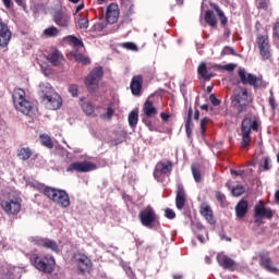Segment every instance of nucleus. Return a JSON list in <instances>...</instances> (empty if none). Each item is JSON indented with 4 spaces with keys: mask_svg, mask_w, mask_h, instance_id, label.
<instances>
[{
    "mask_svg": "<svg viewBox=\"0 0 279 279\" xmlns=\"http://www.w3.org/2000/svg\"><path fill=\"white\" fill-rule=\"evenodd\" d=\"M254 104V96L247 90V87L238 86L231 95V106L236 110L238 117L247 112L250 106Z\"/></svg>",
    "mask_w": 279,
    "mask_h": 279,
    "instance_id": "f257e3e1",
    "label": "nucleus"
},
{
    "mask_svg": "<svg viewBox=\"0 0 279 279\" xmlns=\"http://www.w3.org/2000/svg\"><path fill=\"white\" fill-rule=\"evenodd\" d=\"M39 92L43 98V102L48 108V110H59V108H62V97L59 96L51 84L40 83Z\"/></svg>",
    "mask_w": 279,
    "mask_h": 279,
    "instance_id": "f03ea898",
    "label": "nucleus"
},
{
    "mask_svg": "<svg viewBox=\"0 0 279 279\" xmlns=\"http://www.w3.org/2000/svg\"><path fill=\"white\" fill-rule=\"evenodd\" d=\"M238 77L236 84H243L244 86L248 84L254 90H265L269 86V83L263 78V75L257 76L256 74L247 73L243 68L239 69Z\"/></svg>",
    "mask_w": 279,
    "mask_h": 279,
    "instance_id": "7ed1b4c3",
    "label": "nucleus"
},
{
    "mask_svg": "<svg viewBox=\"0 0 279 279\" xmlns=\"http://www.w3.org/2000/svg\"><path fill=\"white\" fill-rule=\"evenodd\" d=\"M12 99L15 110H19L22 114H26V117H32L34 113V105L27 99L25 89L21 87L15 88L13 90Z\"/></svg>",
    "mask_w": 279,
    "mask_h": 279,
    "instance_id": "20e7f679",
    "label": "nucleus"
},
{
    "mask_svg": "<svg viewBox=\"0 0 279 279\" xmlns=\"http://www.w3.org/2000/svg\"><path fill=\"white\" fill-rule=\"evenodd\" d=\"M138 219L142 226H144V228H148V230H158V228H160V219L151 206H147L142 209L138 214Z\"/></svg>",
    "mask_w": 279,
    "mask_h": 279,
    "instance_id": "39448f33",
    "label": "nucleus"
},
{
    "mask_svg": "<svg viewBox=\"0 0 279 279\" xmlns=\"http://www.w3.org/2000/svg\"><path fill=\"white\" fill-rule=\"evenodd\" d=\"M23 204V198L21 196L9 193L4 198L1 199L0 206L5 215L16 216L21 213V206Z\"/></svg>",
    "mask_w": 279,
    "mask_h": 279,
    "instance_id": "423d86ee",
    "label": "nucleus"
},
{
    "mask_svg": "<svg viewBox=\"0 0 279 279\" xmlns=\"http://www.w3.org/2000/svg\"><path fill=\"white\" fill-rule=\"evenodd\" d=\"M253 132H258V121L253 120L250 117H246L243 119L241 123V132H242V142H241V147L245 149L252 143V137L250 134Z\"/></svg>",
    "mask_w": 279,
    "mask_h": 279,
    "instance_id": "0eeeda50",
    "label": "nucleus"
},
{
    "mask_svg": "<svg viewBox=\"0 0 279 279\" xmlns=\"http://www.w3.org/2000/svg\"><path fill=\"white\" fill-rule=\"evenodd\" d=\"M46 197L50 199V202H53V204H57V206H60V208H69L71 206V198L69 197V193L64 190L50 187L46 192Z\"/></svg>",
    "mask_w": 279,
    "mask_h": 279,
    "instance_id": "6e6552de",
    "label": "nucleus"
},
{
    "mask_svg": "<svg viewBox=\"0 0 279 279\" xmlns=\"http://www.w3.org/2000/svg\"><path fill=\"white\" fill-rule=\"evenodd\" d=\"M104 80V68H94L85 77L84 84L89 93H95L96 88H99V82Z\"/></svg>",
    "mask_w": 279,
    "mask_h": 279,
    "instance_id": "1a4fd4ad",
    "label": "nucleus"
},
{
    "mask_svg": "<svg viewBox=\"0 0 279 279\" xmlns=\"http://www.w3.org/2000/svg\"><path fill=\"white\" fill-rule=\"evenodd\" d=\"M45 260L36 254L31 256V263L36 269H38V271H44V274H51V271H53V267H56V258L53 256H46Z\"/></svg>",
    "mask_w": 279,
    "mask_h": 279,
    "instance_id": "9d476101",
    "label": "nucleus"
},
{
    "mask_svg": "<svg viewBox=\"0 0 279 279\" xmlns=\"http://www.w3.org/2000/svg\"><path fill=\"white\" fill-rule=\"evenodd\" d=\"M72 263L77 268V271L83 276L85 274H90L93 269V260H90L88 255L84 253H74L72 256Z\"/></svg>",
    "mask_w": 279,
    "mask_h": 279,
    "instance_id": "9b49d317",
    "label": "nucleus"
},
{
    "mask_svg": "<svg viewBox=\"0 0 279 279\" xmlns=\"http://www.w3.org/2000/svg\"><path fill=\"white\" fill-rule=\"evenodd\" d=\"M173 171V162L171 160L158 161L154 169V178L157 182H165V178H169Z\"/></svg>",
    "mask_w": 279,
    "mask_h": 279,
    "instance_id": "f8f14e48",
    "label": "nucleus"
},
{
    "mask_svg": "<svg viewBox=\"0 0 279 279\" xmlns=\"http://www.w3.org/2000/svg\"><path fill=\"white\" fill-rule=\"evenodd\" d=\"M255 45L259 49V56L263 60H269L271 58V44L269 43V35L258 34L255 40Z\"/></svg>",
    "mask_w": 279,
    "mask_h": 279,
    "instance_id": "ddd939ff",
    "label": "nucleus"
},
{
    "mask_svg": "<svg viewBox=\"0 0 279 279\" xmlns=\"http://www.w3.org/2000/svg\"><path fill=\"white\" fill-rule=\"evenodd\" d=\"M95 169H97V165L90 161H74L66 168V172L73 173V171H75L76 173H88L95 171Z\"/></svg>",
    "mask_w": 279,
    "mask_h": 279,
    "instance_id": "4468645a",
    "label": "nucleus"
},
{
    "mask_svg": "<svg viewBox=\"0 0 279 279\" xmlns=\"http://www.w3.org/2000/svg\"><path fill=\"white\" fill-rule=\"evenodd\" d=\"M33 243H35V245H37L38 247H45V250H50V252H53L54 254H60V252H62L58 242L49 238H35L33 239Z\"/></svg>",
    "mask_w": 279,
    "mask_h": 279,
    "instance_id": "2eb2a0df",
    "label": "nucleus"
},
{
    "mask_svg": "<svg viewBox=\"0 0 279 279\" xmlns=\"http://www.w3.org/2000/svg\"><path fill=\"white\" fill-rule=\"evenodd\" d=\"M52 21L62 29H69L71 27V14L62 11H56L52 15Z\"/></svg>",
    "mask_w": 279,
    "mask_h": 279,
    "instance_id": "dca6fc26",
    "label": "nucleus"
},
{
    "mask_svg": "<svg viewBox=\"0 0 279 279\" xmlns=\"http://www.w3.org/2000/svg\"><path fill=\"white\" fill-rule=\"evenodd\" d=\"M10 40H12V31H10V26H8V24H5L3 21H0L1 49H7L8 45H10Z\"/></svg>",
    "mask_w": 279,
    "mask_h": 279,
    "instance_id": "f3484780",
    "label": "nucleus"
},
{
    "mask_svg": "<svg viewBox=\"0 0 279 279\" xmlns=\"http://www.w3.org/2000/svg\"><path fill=\"white\" fill-rule=\"evenodd\" d=\"M263 217H266V219H274V211H271V209L265 208L263 205L255 206V223H260V221H263Z\"/></svg>",
    "mask_w": 279,
    "mask_h": 279,
    "instance_id": "a211bd4d",
    "label": "nucleus"
},
{
    "mask_svg": "<svg viewBox=\"0 0 279 279\" xmlns=\"http://www.w3.org/2000/svg\"><path fill=\"white\" fill-rule=\"evenodd\" d=\"M259 260L262 267H264L266 271H269L270 274H279V269L274 266V262H271V257H269V252L259 253Z\"/></svg>",
    "mask_w": 279,
    "mask_h": 279,
    "instance_id": "6ab92c4d",
    "label": "nucleus"
},
{
    "mask_svg": "<svg viewBox=\"0 0 279 279\" xmlns=\"http://www.w3.org/2000/svg\"><path fill=\"white\" fill-rule=\"evenodd\" d=\"M217 260L218 265L223 269H228L229 271H234V269H236V262L223 253L217 255Z\"/></svg>",
    "mask_w": 279,
    "mask_h": 279,
    "instance_id": "aec40b11",
    "label": "nucleus"
},
{
    "mask_svg": "<svg viewBox=\"0 0 279 279\" xmlns=\"http://www.w3.org/2000/svg\"><path fill=\"white\" fill-rule=\"evenodd\" d=\"M199 213L202 217H204V219L207 221V223H210V226H215L217 223L215 220V213L213 211L210 205L202 203L199 206Z\"/></svg>",
    "mask_w": 279,
    "mask_h": 279,
    "instance_id": "412c9836",
    "label": "nucleus"
},
{
    "mask_svg": "<svg viewBox=\"0 0 279 279\" xmlns=\"http://www.w3.org/2000/svg\"><path fill=\"white\" fill-rule=\"evenodd\" d=\"M130 89L132 95L141 97V93H143V75L138 74L132 77Z\"/></svg>",
    "mask_w": 279,
    "mask_h": 279,
    "instance_id": "4be33fe9",
    "label": "nucleus"
},
{
    "mask_svg": "<svg viewBox=\"0 0 279 279\" xmlns=\"http://www.w3.org/2000/svg\"><path fill=\"white\" fill-rule=\"evenodd\" d=\"M106 21L110 25H114V23L119 21V4L111 3L110 5L107 7Z\"/></svg>",
    "mask_w": 279,
    "mask_h": 279,
    "instance_id": "5701e85b",
    "label": "nucleus"
},
{
    "mask_svg": "<svg viewBox=\"0 0 279 279\" xmlns=\"http://www.w3.org/2000/svg\"><path fill=\"white\" fill-rule=\"evenodd\" d=\"M186 204V191L182 183L177 184V196H175V207L178 210H182Z\"/></svg>",
    "mask_w": 279,
    "mask_h": 279,
    "instance_id": "b1692460",
    "label": "nucleus"
},
{
    "mask_svg": "<svg viewBox=\"0 0 279 279\" xmlns=\"http://www.w3.org/2000/svg\"><path fill=\"white\" fill-rule=\"evenodd\" d=\"M46 60H48L52 66H61L62 62H64V54H62L60 50L54 49L47 54Z\"/></svg>",
    "mask_w": 279,
    "mask_h": 279,
    "instance_id": "393cba45",
    "label": "nucleus"
},
{
    "mask_svg": "<svg viewBox=\"0 0 279 279\" xmlns=\"http://www.w3.org/2000/svg\"><path fill=\"white\" fill-rule=\"evenodd\" d=\"M247 210H250V203L242 198L235 206V217H238V219H244L245 215H247Z\"/></svg>",
    "mask_w": 279,
    "mask_h": 279,
    "instance_id": "a878e982",
    "label": "nucleus"
},
{
    "mask_svg": "<svg viewBox=\"0 0 279 279\" xmlns=\"http://www.w3.org/2000/svg\"><path fill=\"white\" fill-rule=\"evenodd\" d=\"M143 112L145 117L151 118L158 114V109L154 107V102L151 100H146L143 106Z\"/></svg>",
    "mask_w": 279,
    "mask_h": 279,
    "instance_id": "bb28decb",
    "label": "nucleus"
},
{
    "mask_svg": "<svg viewBox=\"0 0 279 279\" xmlns=\"http://www.w3.org/2000/svg\"><path fill=\"white\" fill-rule=\"evenodd\" d=\"M197 73L199 77L205 80V82H210V80H213L214 77L213 73L208 72V68L206 66L205 62L199 63L197 68Z\"/></svg>",
    "mask_w": 279,
    "mask_h": 279,
    "instance_id": "cd10ccee",
    "label": "nucleus"
},
{
    "mask_svg": "<svg viewBox=\"0 0 279 279\" xmlns=\"http://www.w3.org/2000/svg\"><path fill=\"white\" fill-rule=\"evenodd\" d=\"M28 186H31V189H34V191H38V193H43L45 197H47V191H50L51 189V186H47L38 181H29Z\"/></svg>",
    "mask_w": 279,
    "mask_h": 279,
    "instance_id": "c85d7f7f",
    "label": "nucleus"
},
{
    "mask_svg": "<svg viewBox=\"0 0 279 279\" xmlns=\"http://www.w3.org/2000/svg\"><path fill=\"white\" fill-rule=\"evenodd\" d=\"M128 121L130 128H136V125H138V110H132L129 113Z\"/></svg>",
    "mask_w": 279,
    "mask_h": 279,
    "instance_id": "c756f323",
    "label": "nucleus"
},
{
    "mask_svg": "<svg viewBox=\"0 0 279 279\" xmlns=\"http://www.w3.org/2000/svg\"><path fill=\"white\" fill-rule=\"evenodd\" d=\"M205 22L207 25H210V27H217V17L213 11L205 12Z\"/></svg>",
    "mask_w": 279,
    "mask_h": 279,
    "instance_id": "7c9ffc66",
    "label": "nucleus"
},
{
    "mask_svg": "<svg viewBox=\"0 0 279 279\" xmlns=\"http://www.w3.org/2000/svg\"><path fill=\"white\" fill-rule=\"evenodd\" d=\"M17 157L20 160H29L32 158V149L29 147L19 149Z\"/></svg>",
    "mask_w": 279,
    "mask_h": 279,
    "instance_id": "2f4dec72",
    "label": "nucleus"
},
{
    "mask_svg": "<svg viewBox=\"0 0 279 279\" xmlns=\"http://www.w3.org/2000/svg\"><path fill=\"white\" fill-rule=\"evenodd\" d=\"M59 34L60 29H58L56 26H50L44 29V36H46V38H56Z\"/></svg>",
    "mask_w": 279,
    "mask_h": 279,
    "instance_id": "473e14b6",
    "label": "nucleus"
},
{
    "mask_svg": "<svg viewBox=\"0 0 279 279\" xmlns=\"http://www.w3.org/2000/svg\"><path fill=\"white\" fill-rule=\"evenodd\" d=\"M41 145L44 147H47L48 149H53V141H51V137L47 134H41L39 136Z\"/></svg>",
    "mask_w": 279,
    "mask_h": 279,
    "instance_id": "72a5a7b5",
    "label": "nucleus"
},
{
    "mask_svg": "<svg viewBox=\"0 0 279 279\" xmlns=\"http://www.w3.org/2000/svg\"><path fill=\"white\" fill-rule=\"evenodd\" d=\"M215 12H217L219 19H220V25L222 27H226L228 25V17L226 16V13L221 11V9L218 5L214 7Z\"/></svg>",
    "mask_w": 279,
    "mask_h": 279,
    "instance_id": "f704fd0d",
    "label": "nucleus"
},
{
    "mask_svg": "<svg viewBox=\"0 0 279 279\" xmlns=\"http://www.w3.org/2000/svg\"><path fill=\"white\" fill-rule=\"evenodd\" d=\"M82 110L87 114L88 117H96L95 116V107L90 102H83L82 104Z\"/></svg>",
    "mask_w": 279,
    "mask_h": 279,
    "instance_id": "c9c22d12",
    "label": "nucleus"
},
{
    "mask_svg": "<svg viewBox=\"0 0 279 279\" xmlns=\"http://www.w3.org/2000/svg\"><path fill=\"white\" fill-rule=\"evenodd\" d=\"M112 117H114V108H112V105H109L107 108V112L100 114V119L104 121H110L112 120Z\"/></svg>",
    "mask_w": 279,
    "mask_h": 279,
    "instance_id": "e433bc0d",
    "label": "nucleus"
},
{
    "mask_svg": "<svg viewBox=\"0 0 279 279\" xmlns=\"http://www.w3.org/2000/svg\"><path fill=\"white\" fill-rule=\"evenodd\" d=\"M243 193H245V186L243 185H236L231 189V194L233 195V197H241Z\"/></svg>",
    "mask_w": 279,
    "mask_h": 279,
    "instance_id": "4c0bfd02",
    "label": "nucleus"
},
{
    "mask_svg": "<svg viewBox=\"0 0 279 279\" xmlns=\"http://www.w3.org/2000/svg\"><path fill=\"white\" fill-rule=\"evenodd\" d=\"M66 40H69V43H72V45H74V47H84V41H82L80 38H77L74 35H69L66 37Z\"/></svg>",
    "mask_w": 279,
    "mask_h": 279,
    "instance_id": "58836bf2",
    "label": "nucleus"
},
{
    "mask_svg": "<svg viewBox=\"0 0 279 279\" xmlns=\"http://www.w3.org/2000/svg\"><path fill=\"white\" fill-rule=\"evenodd\" d=\"M120 47H122V49H126L128 51H138V46L132 41L122 43L120 44Z\"/></svg>",
    "mask_w": 279,
    "mask_h": 279,
    "instance_id": "ea45409f",
    "label": "nucleus"
},
{
    "mask_svg": "<svg viewBox=\"0 0 279 279\" xmlns=\"http://www.w3.org/2000/svg\"><path fill=\"white\" fill-rule=\"evenodd\" d=\"M74 60L81 64H90V59L82 53L75 54Z\"/></svg>",
    "mask_w": 279,
    "mask_h": 279,
    "instance_id": "a19ab883",
    "label": "nucleus"
},
{
    "mask_svg": "<svg viewBox=\"0 0 279 279\" xmlns=\"http://www.w3.org/2000/svg\"><path fill=\"white\" fill-rule=\"evenodd\" d=\"M192 175L195 182H202V172L199 171V168H197V166H192Z\"/></svg>",
    "mask_w": 279,
    "mask_h": 279,
    "instance_id": "79ce46f5",
    "label": "nucleus"
},
{
    "mask_svg": "<svg viewBox=\"0 0 279 279\" xmlns=\"http://www.w3.org/2000/svg\"><path fill=\"white\" fill-rule=\"evenodd\" d=\"M270 96L268 98V104L271 108V110L275 112V110L278 108V102H276V96H274V90H269Z\"/></svg>",
    "mask_w": 279,
    "mask_h": 279,
    "instance_id": "37998d69",
    "label": "nucleus"
},
{
    "mask_svg": "<svg viewBox=\"0 0 279 279\" xmlns=\"http://www.w3.org/2000/svg\"><path fill=\"white\" fill-rule=\"evenodd\" d=\"M216 199L217 202H219V204L221 206H228V201L226 199V194L221 193V192H216Z\"/></svg>",
    "mask_w": 279,
    "mask_h": 279,
    "instance_id": "c03bdc74",
    "label": "nucleus"
},
{
    "mask_svg": "<svg viewBox=\"0 0 279 279\" xmlns=\"http://www.w3.org/2000/svg\"><path fill=\"white\" fill-rule=\"evenodd\" d=\"M257 10H267L269 8V0H256Z\"/></svg>",
    "mask_w": 279,
    "mask_h": 279,
    "instance_id": "a18cd8bd",
    "label": "nucleus"
},
{
    "mask_svg": "<svg viewBox=\"0 0 279 279\" xmlns=\"http://www.w3.org/2000/svg\"><path fill=\"white\" fill-rule=\"evenodd\" d=\"M185 128H193V108H189Z\"/></svg>",
    "mask_w": 279,
    "mask_h": 279,
    "instance_id": "49530a36",
    "label": "nucleus"
},
{
    "mask_svg": "<svg viewBox=\"0 0 279 279\" xmlns=\"http://www.w3.org/2000/svg\"><path fill=\"white\" fill-rule=\"evenodd\" d=\"M77 25L80 29H86L89 25L88 19L86 17L78 19Z\"/></svg>",
    "mask_w": 279,
    "mask_h": 279,
    "instance_id": "de8ad7c7",
    "label": "nucleus"
},
{
    "mask_svg": "<svg viewBox=\"0 0 279 279\" xmlns=\"http://www.w3.org/2000/svg\"><path fill=\"white\" fill-rule=\"evenodd\" d=\"M15 3L20 7H23V0H14ZM2 3L4 4V8L10 10L12 8V0H2Z\"/></svg>",
    "mask_w": 279,
    "mask_h": 279,
    "instance_id": "09e8293b",
    "label": "nucleus"
},
{
    "mask_svg": "<svg viewBox=\"0 0 279 279\" xmlns=\"http://www.w3.org/2000/svg\"><path fill=\"white\" fill-rule=\"evenodd\" d=\"M264 171H269L271 169V158L265 157L264 165L262 166Z\"/></svg>",
    "mask_w": 279,
    "mask_h": 279,
    "instance_id": "8fccbe9b",
    "label": "nucleus"
},
{
    "mask_svg": "<svg viewBox=\"0 0 279 279\" xmlns=\"http://www.w3.org/2000/svg\"><path fill=\"white\" fill-rule=\"evenodd\" d=\"M165 217L167 219H175V211L171 208H166L165 209Z\"/></svg>",
    "mask_w": 279,
    "mask_h": 279,
    "instance_id": "3c124183",
    "label": "nucleus"
},
{
    "mask_svg": "<svg viewBox=\"0 0 279 279\" xmlns=\"http://www.w3.org/2000/svg\"><path fill=\"white\" fill-rule=\"evenodd\" d=\"M208 123V118H204L201 120V134L202 136H205L206 134V125Z\"/></svg>",
    "mask_w": 279,
    "mask_h": 279,
    "instance_id": "603ef678",
    "label": "nucleus"
},
{
    "mask_svg": "<svg viewBox=\"0 0 279 279\" xmlns=\"http://www.w3.org/2000/svg\"><path fill=\"white\" fill-rule=\"evenodd\" d=\"M221 54H222V56H234L235 52H234L233 48H231L230 46H226V47L222 49Z\"/></svg>",
    "mask_w": 279,
    "mask_h": 279,
    "instance_id": "864d4df0",
    "label": "nucleus"
},
{
    "mask_svg": "<svg viewBox=\"0 0 279 279\" xmlns=\"http://www.w3.org/2000/svg\"><path fill=\"white\" fill-rule=\"evenodd\" d=\"M69 93H71L72 97H77V93H80L77 85H70Z\"/></svg>",
    "mask_w": 279,
    "mask_h": 279,
    "instance_id": "5fc2aeb1",
    "label": "nucleus"
},
{
    "mask_svg": "<svg viewBox=\"0 0 279 279\" xmlns=\"http://www.w3.org/2000/svg\"><path fill=\"white\" fill-rule=\"evenodd\" d=\"M209 100L213 104V106H221V100H219L217 96H215V94H211L209 96Z\"/></svg>",
    "mask_w": 279,
    "mask_h": 279,
    "instance_id": "6e6d98bb",
    "label": "nucleus"
},
{
    "mask_svg": "<svg viewBox=\"0 0 279 279\" xmlns=\"http://www.w3.org/2000/svg\"><path fill=\"white\" fill-rule=\"evenodd\" d=\"M221 69H222L223 71L232 72V71H234V69H236V64H234V63H228V64H226V65H222Z\"/></svg>",
    "mask_w": 279,
    "mask_h": 279,
    "instance_id": "4d7b16f0",
    "label": "nucleus"
},
{
    "mask_svg": "<svg viewBox=\"0 0 279 279\" xmlns=\"http://www.w3.org/2000/svg\"><path fill=\"white\" fill-rule=\"evenodd\" d=\"M272 34L277 38H279V21L275 23L274 28H272Z\"/></svg>",
    "mask_w": 279,
    "mask_h": 279,
    "instance_id": "13d9d810",
    "label": "nucleus"
},
{
    "mask_svg": "<svg viewBox=\"0 0 279 279\" xmlns=\"http://www.w3.org/2000/svg\"><path fill=\"white\" fill-rule=\"evenodd\" d=\"M187 138H193V128H185Z\"/></svg>",
    "mask_w": 279,
    "mask_h": 279,
    "instance_id": "bf43d9fd",
    "label": "nucleus"
},
{
    "mask_svg": "<svg viewBox=\"0 0 279 279\" xmlns=\"http://www.w3.org/2000/svg\"><path fill=\"white\" fill-rule=\"evenodd\" d=\"M149 117L143 118V123L147 126V128H151V120H149Z\"/></svg>",
    "mask_w": 279,
    "mask_h": 279,
    "instance_id": "052dcab7",
    "label": "nucleus"
},
{
    "mask_svg": "<svg viewBox=\"0 0 279 279\" xmlns=\"http://www.w3.org/2000/svg\"><path fill=\"white\" fill-rule=\"evenodd\" d=\"M96 29H106V22H98L96 24Z\"/></svg>",
    "mask_w": 279,
    "mask_h": 279,
    "instance_id": "680f3d73",
    "label": "nucleus"
},
{
    "mask_svg": "<svg viewBox=\"0 0 279 279\" xmlns=\"http://www.w3.org/2000/svg\"><path fill=\"white\" fill-rule=\"evenodd\" d=\"M122 141L120 140H110L111 147H114L117 145H121Z\"/></svg>",
    "mask_w": 279,
    "mask_h": 279,
    "instance_id": "e2e57ef3",
    "label": "nucleus"
},
{
    "mask_svg": "<svg viewBox=\"0 0 279 279\" xmlns=\"http://www.w3.org/2000/svg\"><path fill=\"white\" fill-rule=\"evenodd\" d=\"M171 116H169L168 113H165V112H161L160 113V118L162 119V121H165V122H167V121H169V118H170Z\"/></svg>",
    "mask_w": 279,
    "mask_h": 279,
    "instance_id": "0e129e2a",
    "label": "nucleus"
},
{
    "mask_svg": "<svg viewBox=\"0 0 279 279\" xmlns=\"http://www.w3.org/2000/svg\"><path fill=\"white\" fill-rule=\"evenodd\" d=\"M231 175H243V171H236L231 169Z\"/></svg>",
    "mask_w": 279,
    "mask_h": 279,
    "instance_id": "69168bd1",
    "label": "nucleus"
},
{
    "mask_svg": "<svg viewBox=\"0 0 279 279\" xmlns=\"http://www.w3.org/2000/svg\"><path fill=\"white\" fill-rule=\"evenodd\" d=\"M195 228H197V230H199V231L204 230V232H206V228L203 227L202 223H196V225H195Z\"/></svg>",
    "mask_w": 279,
    "mask_h": 279,
    "instance_id": "338daca9",
    "label": "nucleus"
},
{
    "mask_svg": "<svg viewBox=\"0 0 279 279\" xmlns=\"http://www.w3.org/2000/svg\"><path fill=\"white\" fill-rule=\"evenodd\" d=\"M275 202H277V204H279V190L276 191V193H275Z\"/></svg>",
    "mask_w": 279,
    "mask_h": 279,
    "instance_id": "774afa93",
    "label": "nucleus"
}]
</instances>
